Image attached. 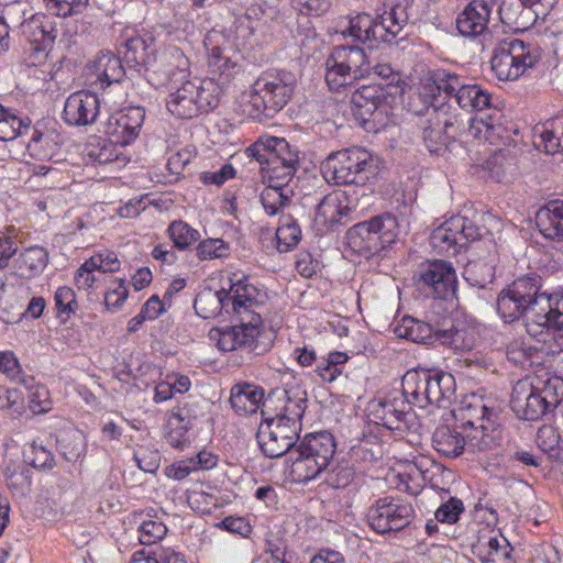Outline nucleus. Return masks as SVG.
I'll return each mask as SVG.
<instances>
[{"label":"nucleus","mask_w":563,"mask_h":563,"mask_svg":"<svg viewBox=\"0 0 563 563\" xmlns=\"http://www.w3.org/2000/svg\"><path fill=\"white\" fill-rule=\"evenodd\" d=\"M100 114V100L90 91H77L65 101L63 119L68 125L85 126L96 122Z\"/></svg>","instance_id":"nucleus-20"},{"label":"nucleus","mask_w":563,"mask_h":563,"mask_svg":"<svg viewBox=\"0 0 563 563\" xmlns=\"http://www.w3.org/2000/svg\"><path fill=\"white\" fill-rule=\"evenodd\" d=\"M537 131L540 137L539 148L551 155L563 151V114L545 121Z\"/></svg>","instance_id":"nucleus-42"},{"label":"nucleus","mask_w":563,"mask_h":563,"mask_svg":"<svg viewBox=\"0 0 563 563\" xmlns=\"http://www.w3.org/2000/svg\"><path fill=\"white\" fill-rule=\"evenodd\" d=\"M540 233L549 240L563 241V199L548 201L536 216Z\"/></svg>","instance_id":"nucleus-26"},{"label":"nucleus","mask_w":563,"mask_h":563,"mask_svg":"<svg viewBox=\"0 0 563 563\" xmlns=\"http://www.w3.org/2000/svg\"><path fill=\"white\" fill-rule=\"evenodd\" d=\"M372 64L358 45H336L325 60L324 79L330 90L342 92L371 75Z\"/></svg>","instance_id":"nucleus-8"},{"label":"nucleus","mask_w":563,"mask_h":563,"mask_svg":"<svg viewBox=\"0 0 563 563\" xmlns=\"http://www.w3.org/2000/svg\"><path fill=\"white\" fill-rule=\"evenodd\" d=\"M45 9L52 15L67 18L81 13L89 0H43Z\"/></svg>","instance_id":"nucleus-53"},{"label":"nucleus","mask_w":563,"mask_h":563,"mask_svg":"<svg viewBox=\"0 0 563 563\" xmlns=\"http://www.w3.org/2000/svg\"><path fill=\"white\" fill-rule=\"evenodd\" d=\"M0 372L12 382L21 383L26 375L23 373L18 357L11 351L0 352Z\"/></svg>","instance_id":"nucleus-62"},{"label":"nucleus","mask_w":563,"mask_h":563,"mask_svg":"<svg viewBox=\"0 0 563 563\" xmlns=\"http://www.w3.org/2000/svg\"><path fill=\"white\" fill-rule=\"evenodd\" d=\"M542 279L537 273L516 278L503 289L497 299V311L505 322L518 320L532 313V322L527 323L529 333L534 334L533 325L545 329H563V290L548 295L542 291Z\"/></svg>","instance_id":"nucleus-2"},{"label":"nucleus","mask_w":563,"mask_h":563,"mask_svg":"<svg viewBox=\"0 0 563 563\" xmlns=\"http://www.w3.org/2000/svg\"><path fill=\"white\" fill-rule=\"evenodd\" d=\"M48 263V252L45 247L33 245L23 250L15 260L18 273L23 278L40 275Z\"/></svg>","instance_id":"nucleus-39"},{"label":"nucleus","mask_w":563,"mask_h":563,"mask_svg":"<svg viewBox=\"0 0 563 563\" xmlns=\"http://www.w3.org/2000/svg\"><path fill=\"white\" fill-rule=\"evenodd\" d=\"M295 196L291 184L280 185L267 184L261 191L260 200L267 216L274 217L284 214L283 211L289 207Z\"/></svg>","instance_id":"nucleus-35"},{"label":"nucleus","mask_w":563,"mask_h":563,"mask_svg":"<svg viewBox=\"0 0 563 563\" xmlns=\"http://www.w3.org/2000/svg\"><path fill=\"white\" fill-rule=\"evenodd\" d=\"M355 472L347 463H338L324 472V483L334 489L347 487L354 479Z\"/></svg>","instance_id":"nucleus-52"},{"label":"nucleus","mask_w":563,"mask_h":563,"mask_svg":"<svg viewBox=\"0 0 563 563\" xmlns=\"http://www.w3.org/2000/svg\"><path fill=\"white\" fill-rule=\"evenodd\" d=\"M428 375V393H426L428 397V406L434 405L439 408H446L451 405L452 400L455 396V378L452 374L434 369L427 368Z\"/></svg>","instance_id":"nucleus-24"},{"label":"nucleus","mask_w":563,"mask_h":563,"mask_svg":"<svg viewBox=\"0 0 563 563\" xmlns=\"http://www.w3.org/2000/svg\"><path fill=\"white\" fill-rule=\"evenodd\" d=\"M321 172L328 183L363 187L374 176L375 167L368 151L353 146L331 152L322 162Z\"/></svg>","instance_id":"nucleus-7"},{"label":"nucleus","mask_w":563,"mask_h":563,"mask_svg":"<svg viewBox=\"0 0 563 563\" xmlns=\"http://www.w3.org/2000/svg\"><path fill=\"white\" fill-rule=\"evenodd\" d=\"M228 287L213 290L201 289L194 301L196 313L203 319H211L222 311L235 317L238 323L217 330V344L222 351L247 349L257 354V340L264 330L262 314L266 309L268 294L254 284L249 276L233 274L228 278Z\"/></svg>","instance_id":"nucleus-1"},{"label":"nucleus","mask_w":563,"mask_h":563,"mask_svg":"<svg viewBox=\"0 0 563 563\" xmlns=\"http://www.w3.org/2000/svg\"><path fill=\"white\" fill-rule=\"evenodd\" d=\"M114 143H109L104 140L97 144H89L86 147L85 157L88 163L92 165H104L118 158V154L113 147Z\"/></svg>","instance_id":"nucleus-54"},{"label":"nucleus","mask_w":563,"mask_h":563,"mask_svg":"<svg viewBox=\"0 0 563 563\" xmlns=\"http://www.w3.org/2000/svg\"><path fill=\"white\" fill-rule=\"evenodd\" d=\"M351 211L345 192L333 191L317 205L316 221L322 225H332L347 218Z\"/></svg>","instance_id":"nucleus-28"},{"label":"nucleus","mask_w":563,"mask_h":563,"mask_svg":"<svg viewBox=\"0 0 563 563\" xmlns=\"http://www.w3.org/2000/svg\"><path fill=\"white\" fill-rule=\"evenodd\" d=\"M145 119L142 107H128L111 113L103 122V133L111 143L128 146L140 135Z\"/></svg>","instance_id":"nucleus-17"},{"label":"nucleus","mask_w":563,"mask_h":563,"mask_svg":"<svg viewBox=\"0 0 563 563\" xmlns=\"http://www.w3.org/2000/svg\"><path fill=\"white\" fill-rule=\"evenodd\" d=\"M410 407L401 397L379 400L372 405L371 416L376 424L383 426L389 430H400L401 424L406 423Z\"/></svg>","instance_id":"nucleus-23"},{"label":"nucleus","mask_w":563,"mask_h":563,"mask_svg":"<svg viewBox=\"0 0 563 563\" xmlns=\"http://www.w3.org/2000/svg\"><path fill=\"white\" fill-rule=\"evenodd\" d=\"M433 84L435 85L439 92H444L450 97V102L455 96L457 89L464 81L461 76L455 73L446 70H437L433 76Z\"/></svg>","instance_id":"nucleus-59"},{"label":"nucleus","mask_w":563,"mask_h":563,"mask_svg":"<svg viewBox=\"0 0 563 563\" xmlns=\"http://www.w3.org/2000/svg\"><path fill=\"white\" fill-rule=\"evenodd\" d=\"M60 136L54 130L34 128L27 150L38 159H52L60 146Z\"/></svg>","instance_id":"nucleus-40"},{"label":"nucleus","mask_w":563,"mask_h":563,"mask_svg":"<svg viewBox=\"0 0 563 563\" xmlns=\"http://www.w3.org/2000/svg\"><path fill=\"white\" fill-rule=\"evenodd\" d=\"M428 110L435 117V122L442 124L452 141L456 142L461 139V133L464 132V128L467 125L470 114L467 111L457 109L452 102H442Z\"/></svg>","instance_id":"nucleus-33"},{"label":"nucleus","mask_w":563,"mask_h":563,"mask_svg":"<svg viewBox=\"0 0 563 563\" xmlns=\"http://www.w3.org/2000/svg\"><path fill=\"white\" fill-rule=\"evenodd\" d=\"M30 129L29 123L0 104V140L13 141Z\"/></svg>","instance_id":"nucleus-48"},{"label":"nucleus","mask_w":563,"mask_h":563,"mask_svg":"<svg viewBox=\"0 0 563 563\" xmlns=\"http://www.w3.org/2000/svg\"><path fill=\"white\" fill-rule=\"evenodd\" d=\"M286 554V545L283 541L268 540L264 553L253 561L261 563H289Z\"/></svg>","instance_id":"nucleus-64"},{"label":"nucleus","mask_w":563,"mask_h":563,"mask_svg":"<svg viewBox=\"0 0 563 563\" xmlns=\"http://www.w3.org/2000/svg\"><path fill=\"white\" fill-rule=\"evenodd\" d=\"M351 110L366 131L377 133L388 125L391 107L383 87L367 85L351 95Z\"/></svg>","instance_id":"nucleus-11"},{"label":"nucleus","mask_w":563,"mask_h":563,"mask_svg":"<svg viewBox=\"0 0 563 563\" xmlns=\"http://www.w3.org/2000/svg\"><path fill=\"white\" fill-rule=\"evenodd\" d=\"M244 153L249 158L258 162L261 169L299 165L298 152L291 150L283 137H262L246 147Z\"/></svg>","instance_id":"nucleus-16"},{"label":"nucleus","mask_w":563,"mask_h":563,"mask_svg":"<svg viewBox=\"0 0 563 563\" xmlns=\"http://www.w3.org/2000/svg\"><path fill=\"white\" fill-rule=\"evenodd\" d=\"M400 231L397 218L391 213H383L350 228L345 241L354 253L369 258L395 243Z\"/></svg>","instance_id":"nucleus-9"},{"label":"nucleus","mask_w":563,"mask_h":563,"mask_svg":"<svg viewBox=\"0 0 563 563\" xmlns=\"http://www.w3.org/2000/svg\"><path fill=\"white\" fill-rule=\"evenodd\" d=\"M559 388L563 390V383L559 380H548L540 390L533 386L530 379H520L512 388L511 409L520 419L538 420L559 404Z\"/></svg>","instance_id":"nucleus-10"},{"label":"nucleus","mask_w":563,"mask_h":563,"mask_svg":"<svg viewBox=\"0 0 563 563\" xmlns=\"http://www.w3.org/2000/svg\"><path fill=\"white\" fill-rule=\"evenodd\" d=\"M503 128L496 123L494 115L477 118L470 113L467 125H465L464 132L461 133V139L456 142L467 144L474 140H486L493 144L496 140L503 139Z\"/></svg>","instance_id":"nucleus-29"},{"label":"nucleus","mask_w":563,"mask_h":563,"mask_svg":"<svg viewBox=\"0 0 563 563\" xmlns=\"http://www.w3.org/2000/svg\"><path fill=\"white\" fill-rule=\"evenodd\" d=\"M465 424L466 431V451L472 453H485L495 450L500 444V430L492 423H479L475 426V421L467 420Z\"/></svg>","instance_id":"nucleus-27"},{"label":"nucleus","mask_w":563,"mask_h":563,"mask_svg":"<svg viewBox=\"0 0 563 563\" xmlns=\"http://www.w3.org/2000/svg\"><path fill=\"white\" fill-rule=\"evenodd\" d=\"M263 388L252 384H236L231 388L230 402L239 415L255 413L265 406Z\"/></svg>","instance_id":"nucleus-34"},{"label":"nucleus","mask_w":563,"mask_h":563,"mask_svg":"<svg viewBox=\"0 0 563 563\" xmlns=\"http://www.w3.org/2000/svg\"><path fill=\"white\" fill-rule=\"evenodd\" d=\"M492 13V5L485 0H473L457 14L455 24L459 33L464 37H482L484 45L485 35L496 34L501 27L488 30L487 24Z\"/></svg>","instance_id":"nucleus-18"},{"label":"nucleus","mask_w":563,"mask_h":563,"mask_svg":"<svg viewBox=\"0 0 563 563\" xmlns=\"http://www.w3.org/2000/svg\"><path fill=\"white\" fill-rule=\"evenodd\" d=\"M431 488L437 490L440 499V505L434 511V519L440 523H456L465 512L463 500L453 496L449 489L439 487L433 481H431Z\"/></svg>","instance_id":"nucleus-38"},{"label":"nucleus","mask_w":563,"mask_h":563,"mask_svg":"<svg viewBox=\"0 0 563 563\" xmlns=\"http://www.w3.org/2000/svg\"><path fill=\"white\" fill-rule=\"evenodd\" d=\"M464 278L470 285L484 288L486 285L493 283L495 278L494 266L482 261L470 262L465 266Z\"/></svg>","instance_id":"nucleus-49"},{"label":"nucleus","mask_w":563,"mask_h":563,"mask_svg":"<svg viewBox=\"0 0 563 563\" xmlns=\"http://www.w3.org/2000/svg\"><path fill=\"white\" fill-rule=\"evenodd\" d=\"M90 68L102 87L120 82L125 75L121 58L110 51L99 52Z\"/></svg>","instance_id":"nucleus-32"},{"label":"nucleus","mask_w":563,"mask_h":563,"mask_svg":"<svg viewBox=\"0 0 563 563\" xmlns=\"http://www.w3.org/2000/svg\"><path fill=\"white\" fill-rule=\"evenodd\" d=\"M301 240V228L298 221L290 214H282L276 230L277 250L280 253L289 252Z\"/></svg>","instance_id":"nucleus-45"},{"label":"nucleus","mask_w":563,"mask_h":563,"mask_svg":"<svg viewBox=\"0 0 563 563\" xmlns=\"http://www.w3.org/2000/svg\"><path fill=\"white\" fill-rule=\"evenodd\" d=\"M169 239L174 247L185 251L199 241L200 233L183 220L173 221L167 229Z\"/></svg>","instance_id":"nucleus-46"},{"label":"nucleus","mask_w":563,"mask_h":563,"mask_svg":"<svg viewBox=\"0 0 563 563\" xmlns=\"http://www.w3.org/2000/svg\"><path fill=\"white\" fill-rule=\"evenodd\" d=\"M57 314L60 318L68 319L75 314L79 308L75 291L67 286L58 287L54 296Z\"/></svg>","instance_id":"nucleus-57"},{"label":"nucleus","mask_w":563,"mask_h":563,"mask_svg":"<svg viewBox=\"0 0 563 563\" xmlns=\"http://www.w3.org/2000/svg\"><path fill=\"white\" fill-rule=\"evenodd\" d=\"M208 65L213 74L230 77L235 64L220 47H213L209 55Z\"/></svg>","instance_id":"nucleus-63"},{"label":"nucleus","mask_w":563,"mask_h":563,"mask_svg":"<svg viewBox=\"0 0 563 563\" xmlns=\"http://www.w3.org/2000/svg\"><path fill=\"white\" fill-rule=\"evenodd\" d=\"M297 448L327 468L335 453L333 435L325 431L305 435Z\"/></svg>","instance_id":"nucleus-31"},{"label":"nucleus","mask_w":563,"mask_h":563,"mask_svg":"<svg viewBox=\"0 0 563 563\" xmlns=\"http://www.w3.org/2000/svg\"><path fill=\"white\" fill-rule=\"evenodd\" d=\"M481 548L484 563H515L511 558L514 548L500 533L489 537L486 542H481Z\"/></svg>","instance_id":"nucleus-44"},{"label":"nucleus","mask_w":563,"mask_h":563,"mask_svg":"<svg viewBox=\"0 0 563 563\" xmlns=\"http://www.w3.org/2000/svg\"><path fill=\"white\" fill-rule=\"evenodd\" d=\"M440 324H430L411 317H405L395 332L399 338L410 340L416 343L438 344V331Z\"/></svg>","instance_id":"nucleus-36"},{"label":"nucleus","mask_w":563,"mask_h":563,"mask_svg":"<svg viewBox=\"0 0 563 563\" xmlns=\"http://www.w3.org/2000/svg\"><path fill=\"white\" fill-rule=\"evenodd\" d=\"M422 140L429 152L441 154L445 151L452 141L442 128L440 122H435V117L427 110L426 120L422 123Z\"/></svg>","instance_id":"nucleus-43"},{"label":"nucleus","mask_w":563,"mask_h":563,"mask_svg":"<svg viewBox=\"0 0 563 563\" xmlns=\"http://www.w3.org/2000/svg\"><path fill=\"white\" fill-rule=\"evenodd\" d=\"M408 20V1L404 0L395 3L389 11H385L377 19L366 13L352 18L349 27L342 34L373 47L378 43H391Z\"/></svg>","instance_id":"nucleus-6"},{"label":"nucleus","mask_w":563,"mask_h":563,"mask_svg":"<svg viewBox=\"0 0 563 563\" xmlns=\"http://www.w3.org/2000/svg\"><path fill=\"white\" fill-rule=\"evenodd\" d=\"M221 93L214 79L195 77L168 95L166 107L174 117L190 120L216 109Z\"/></svg>","instance_id":"nucleus-5"},{"label":"nucleus","mask_w":563,"mask_h":563,"mask_svg":"<svg viewBox=\"0 0 563 563\" xmlns=\"http://www.w3.org/2000/svg\"><path fill=\"white\" fill-rule=\"evenodd\" d=\"M484 48H492V70L499 80H517L541 58L540 47L514 36L496 32L484 37Z\"/></svg>","instance_id":"nucleus-3"},{"label":"nucleus","mask_w":563,"mask_h":563,"mask_svg":"<svg viewBox=\"0 0 563 563\" xmlns=\"http://www.w3.org/2000/svg\"><path fill=\"white\" fill-rule=\"evenodd\" d=\"M202 415V411L196 401L185 402L170 412L168 424L184 423L192 428V423Z\"/></svg>","instance_id":"nucleus-61"},{"label":"nucleus","mask_w":563,"mask_h":563,"mask_svg":"<svg viewBox=\"0 0 563 563\" xmlns=\"http://www.w3.org/2000/svg\"><path fill=\"white\" fill-rule=\"evenodd\" d=\"M466 417L468 420L475 421V426L479 423H492L494 422V417H496V412L493 408L486 406L481 398L472 397V400L464 408Z\"/></svg>","instance_id":"nucleus-60"},{"label":"nucleus","mask_w":563,"mask_h":563,"mask_svg":"<svg viewBox=\"0 0 563 563\" xmlns=\"http://www.w3.org/2000/svg\"><path fill=\"white\" fill-rule=\"evenodd\" d=\"M197 257L200 261L225 257L229 254V244L222 239H206L196 247Z\"/></svg>","instance_id":"nucleus-58"},{"label":"nucleus","mask_w":563,"mask_h":563,"mask_svg":"<svg viewBox=\"0 0 563 563\" xmlns=\"http://www.w3.org/2000/svg\"><path fill=\"white\" fill-rule=\"evenodd\" d=\"M415 516L410 501L400 496H384L368 507L366 520L376 533L393 534L409 527Z\"/></svg>","instance_id":"nucleus-12"},{"label":"nucleus","mask_w":563,"mask_h":563,"mask_svg":"<svg viewBox=\"0 0 563 563\" xmlns=\"http://www.w3.org/2000/svg\"><path fill=\"white\" fill-rule=\"evenodd\" d=\"M139 541L151 545L162 540L167 533V527L158 519L143 520L137 528Z\"/></svg>","instance_id":"nucleus-56"},{"label":"nucleus","mask_w":563,"mask_h":563,"mask_svg":"<svg viewBox=\"0 0 563 563\" xmlns=\"http://www.w3.org/2000/svg\"><path fill=\"white\" fill-rule=\"evenodd\" d=\"M438 344L449 347L454 352L471 351L476 344V333L470 328H455L452 323L446 327L445 323L441 325L438 331Z\"/></svg>","instance_id":"nucleus-37"},{"label":"nucleus","mask_w":563,"mask_h":563,"mask_svg":"<svg viewBox=\"0 0 563 563\" xmlns=\"http://www.w3.org/2000/svg\"><path fill=\"white\" fill-rule=\"evenodd\" d=\"M427 368H413L406 372L401 379L402 399L410 406L428 407Z\"/></svg>","instance_id":"nucleus-30"},{"label":"nucleus","mask_w":563,"mask_h":563,"mask_svg":"<svg viewBox=\"0 0 563 563\" xmlns=\"http://www.w3.org/2000/svg\"><path fill=\"white\" fill-rule=\"evenodd\" d=\"M74 282L78 289H89L106 283V275L100 274L98 268L90 265V262L86 260L76 271Z\"/></svg>","instance_id":"nucleus-55"},{"label":"nucleus","mask_w":563,"mask_h":563,"mask_svg":"<svg viewBox=\"0 0 563 563\" xmlns=\"http://www.w3.org/2000/svg\"><path fill=\"white\" fill-rule=\"evenodd\" d=\"M190 62L184 52L168 45L156 51L151 69L157 75L159 84L183 80L189 75Z\"/></svg>","instance_id":"nucleus-19"},{"label":"nucleus","mask_w":563,"mask_h":563,"mask_svg":"<svg viewBox=\"0 0 563 563\" xmlns=\"http://www.w3.org/2000/svg\"><path fill=\"white\" fill-rule=\"evenodd\" d=\"M300 429L289 426L280 419L265 418L260 424L257 443L269 459H277L290 452L299 439Z\"/></svg>","instance_id":"nucleus-15"},{"label":"nucleus","mask_w":563,"mask_h":563,"mask_svg":"<svg viewBox=\"0 0 563 563\" xmlns=\"http://www.w3.org/2000/svg\"><path fill=\"white\" fill-rule=\"evenodd\" d=\"M417 285L427 297L449 300L455 297L457 277L452 263L443 260L427 261L419 265Z\"/></svg>","instance_id":"nucleus-13"},{"label":"nucleus","mask_w":563,"mask_h":563,"mask_svg":"<svg viewBox=\"0 0 563 563\" xmlns=\"http://www.w3.org/2000/svg\"><path fill=\"white\" fill-rule=\"evenodd\" d=\"M32 467L41 471H49L55 466L53 453L41 442L33 441L24 452Z\"/></svg>","instance_id":"nucleus-51"},{"label":"nucleus","mask_w":563,"mask_h":563,"mask_svg":"<svg viewBox=\"0 0 563 563\" xmlns=\"http://www.w3.org/2000/svg\"><path fill=\"white\" fill-rule=\"evenodd\" d=\"M483 229L464 216H454L439 225L430 234V244L440 253L456 254L470 242L479 240Z\"/></svg>","instance_id":"nucleus-14"},{"label":"nucleus","mask_w":563,"mask_h":563,"mask_svg":"<svg viewBox=\"0 0 563 563\" xmlns=\"http://www.w3.org/2000/svg\"><path fill=\"white\" fill-rule=\"evenodd\" d=\"M4 476L9 489L14 495H25L31 486V473L25 465H13V470H10V465L4 468Z\"/></svg>","instance_id":"nucleus-50"},{"label":"nucleus","mask_w":563,"mask_h":563,"mask_svg":"<svg viewBox=\"0 0 563 563\" xmlns=\"http://www.w3.org/2000/svg\"><path fill=\"white\" fill-rule=\"evenodd\" d=\"M20 385L27 390L29 407L34 413L46 412L51 409L48 401V390L45 386L36 384L34 377L25 376L21 378Z\"/></svg>","instance_id":"nucleus-47"},{"label":"nucleus","mask_w":563,"mask_h":563,"mask_svg":"<svg viewBox=\"0 0 563 563\" xmlns=\"http://www.w3.org/2000/svg\"><path fill=\"white\" fill-rule=\"evenodd\" d=\"M296 77L286 70H267L253 84L247 104L249 115L255 120L273 118L291 99Z\"/></svg>","instance_id":"nucleus-4"},{"label":"nucleus","mask_w":563,"mask_h":563,"mask_svg":"<svg viewBox=\"0 0 563 563\" xmlns=\"http://www.w3.org/2000/svg\"><path fill=\"white\" fill-rule=\"evenodd\" d=\"M466 431L468 428L465 423L461 426L441 424L432 434V445L443 456L457 457L466 451Z\"/></svg>","instance_id":"nucleus-21"},{"label":"nucleus","mask_w":563,"mask_h":563,"mask_svg":"<svg viewBox=\"0 0 563 563\" xmlns=\"http://www.w3.org/2000/svg\"><path fill=\"white\" fill-rule=\"evenodd\" d=\"M123 59L130 69L150 71L155 53V40L151 35H136L124 43Z\"/></svg>","instance_id":"nucleus-22"},{"label":"nucleus","mask_w":563,"mask_h":563,"mask_svg":"<svg viewBox=\"0 0 563 563\" xmlns=\"http://www.w3.org/2000/svg\"><path fill=\"white\" fill-rule=\"evenodd\" d=\"M279 400L283 405L273 418L301 430V419L307 408V391L300 385H295L286 388Z\"/></svg>","instance_id":"nucleus-25"},{"label":"nucleus","mask_w":563,"mask_h":563,"mask_svg":"<svg viewBox=\"0 0 563 563\" xmlns=\"http://www.w3.org/2000/svg\"><path fill=\"white\" fill-rule=\"evenodd\" d=\"M294 454H296V457H294L289 468V475L292 482L308 483L325 472L327 467L321 465L318 460L308 456L298 448L290 451V455L292 456Z\"/></svg>","instance_id":"nucleus-41"}]
</instances>
